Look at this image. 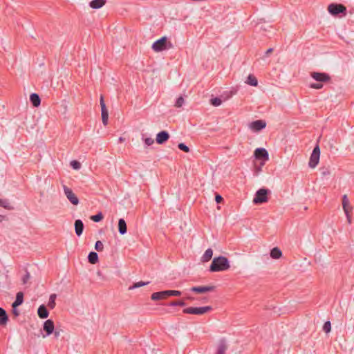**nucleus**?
<instances>
[{"mask_svg": "<svg viewBox=\"0 0 354 354\" xmlns=\"http://www.w3.org/2000/svg\"><path fill=\"white\" fill-rule=\"evenodd\" d=\"M230 267L228 259L223 256H220L213 259L209 270L212 272H221L228 270Z\"/></svg>", "mask_w": 354, "mask_h": 354, "instance_id": "f257e3e1", "label": "nucleus"}, {"mask_svg": "<svg viewBox=\"0 0 354 354\" xmlns=\"http://www.w3.org/2000/svg\"><path fill=\"white\" fill-rule=\"evenodd\" d=\"M172 47V44L167 40V37H162L160 39L156 40L152 44L151 48L155 52H160L167 49L171 48Z\"/></svg>", "mask_w": 354, "mask_h": 354, "instance_id": "f03ea898", "label": "nucleus"}, {"mask_svg": "<svg viewBox=\"0 0 354 354\" xmlns=\"http://www.w3.org/2000/svg\"><path fill=\"white\" fill-rule=\"evenodd\" d=\"M181 295V292L179 290H163L160 292H153L151 298L152 300H161L166 299L167 297L169 296H180Z\"/></svg>", "mask_w": 354, "mask_h": 354, "instance_id": "7ed1b4c3", "label": "nucleus"}, {"mask_svg": "<svg viewBox=\"0 0 354 354\" xmlns=\"http://www.w3.org/2000/svg\"><path fill=\"white\" fill-rule=\"evenodd\" d=\"M270 191L268 189L261 188L259 189L253 198L254 204H261L268 201V194Z\"/></svg>", "mask_w": 354, "mask_h": 354, "instance_id": "20e7f679", "label": "nucleus"}, {"mask_svg": "<svg viewBox=\"0 0 354 354\" xmlns=\"http://www.w3.org/2000/svg\"><path fill=\"white\" fill-rule=\"evenodd\" d=\"M328 11L333 16H337L339 14H343L344 16L346 15V8L340 3H331L328 6Z\"/></svg>", "mask_w": 354, "mask_h": 354, "instance_id": "39448f33", "label": "nucleus"}, {"mask_svg": "<svg viewBox=\"0 0 354 354\" xmlns=\"http://www.w3.org/2000/svg\"><path fill=\"white\" fill-rule=\"evenodd\" d=\"M212 308L209 306L203 307H189L183 309V312L185 314L203 315L210 311Z\"/></svg>", "mask_w": 354, "mask_h": 354, "instance_id": "423d86ee", "label": "nucleus"}, {"mask_svg": "<svg viewBox=\"0 0 354 354\" xmlns=\"http://www.w3.org/2000/svg\"><path fill=\"white\" fill-rule=\"evenodd\" d=\"M320 157V149L318 145H317L311 153L310 157L308 166L311 168H315L319 163Z\"/></svg>", "mask_w": 354, "mask_h": 354, "instance_id": "0eeeda50", "label": "nucleus"}, {"mask_svg": "<svg viewBox=\"0 0 354 354\" xmlns=\"http://www.w3.org/2000/svg\"><path fill=\"white\" fill-rule=\"evenodd\" d=\"M254 157L257 159L262 160L261 165H264L265 162L268 160L269 154L267 150L264 148H257L254 153Z\"/></svg>", "mask_w": 354, "mask_h": 354, "instance_id": "6e6552de", "label": "nucleus"}, {"mask_svg": "<svg viewBox=\"0 0 354 354\" xmlns=\"http://www.w3.org/2000/svg\"><path fill=\"white\" fill-rule=\"evenodd\" d=\"M64 194L68 201L74 205H77L79 204V199L76 196V195L73 193L71 189L66 186H64L63 187Z\"/></svg>", "mask_w": 354, "mask_h": 354, "instance_id": "1a4fd4ad", "label": "nucleus"}, {"mask_svg": "<svg viewBox=\"0 0 354 354\" xmlns=\"http://www.w3.org/2000/svg\"><path fill=\"white\" fill-rule=\"evenodd\" d=\"M310 76L319 82H327L330 81V77L326 73L312 72Z\"/></svg>", "mask_w": 354, "mask_h": 354, "instance_id": "9d476101", "label": "nucleus"}, {"mask_svg": "<svg viewBox=\"0 0 354 354\" xmlns=\"http://www.w3.org/2000/svg\"><path fill=\"white\" fill-rule=\"evenodd\" d=\"M43 329L46 332L45 335H43V337H46L47 336L53 334L55 329V324L52 319H48L44 322Z\"/></svg>", "mask_w": 354, "mask_h": 354, "instance_id": "9b49d317", "label": "nucleus"}, {"mask_svg": "<svg viewBox=\"0 0 354 354\" xmlns=\"http://www.w3.org/2000/svg\"><path fill=\"white\" fill-rule=\"evenodd\" d=\"M266 127V122L262 120H255L250 124V128L256 132L260 131Z\"/></svg>", "mask_w": 354, "mask_h": 354, "instance_id": "f8f14e48", "label": "nucleus"}, {"mask_svg": "<svg viewBox=\"0 0 354 354\" xmlns=\"http://www.w3.org/2000/svg\"><path fill=\"white\" fill-rule=\"evenodd\" d=\"M214 286H194L192 287L190 290L196 293H205L207 292H211L214 290Z\"/></svg>", "mask_w": 354, "mask_h": 354, "instance_id": "ddd939ff", "label": "nucleus"}, {"mask_svg": "<svg viewBox=\"0 0 354 354\" xmlns=\"http://www.w3.org/2000/svg\"><path fill=\"white\" fill-rule=\"evenodd\" d=\"M169 138V133L166 131H162L157 134L156 140L158 144L162 145L167 142Z\"/></svg>", "mask_w": 354, "mask_h": 354, "instance_id": "4468645a", "label": "nucleus"}, {"mask_svg": "<svg viewBox=\"0 0 354 354\" xmlns=\"http://www.w3.org/2000/svg\"><path fill=\"white\" fill-rule=\"evenodd\" d=\"M37 314L39 318L46 319L49 315V312L45 305L39 306L37 310Z\"/></svg>", "mask_w": 354, "mask_h": 354, "instance_id": "2eb2a0df", "label": "nucleus"}, {"mask_svg": "<svg viewBox=\"0 0 354 354\" xmlns=\"http://www.w3.org/2000/svg\"><path fill=\"white\" fill-rule=\"evenodd\" d=\"M84 223L80 219H77L75 221V231L76 234L80 236L82 235L83 231H84Z\"/></svg>", "mask_w": 354, "mask_h": 354, "instance_id": "dca6fc26", "label": "nucleus"}, {"mask_svg": "<svg viewBox=\"0 0 354 354\" xmlns=\"http://www.w3.org/2000/svg\"><path fill=\"white\" fill-rule=\"evenodd\" d=\"M227 349L226 342L224 339L219 341L216 354H225Z\"/></svg>", "mask_w": 354, "mask_h": 354, "instance_id": "f3484780", "label": "nucleus"}, {"mask_svg": "<svg viewBox=\"0 0 354 354\" xmlns=\"http://www.w3.org/2000/svg\"><path fill=\"white\" fill-rule=\"evenodd\" d=\"M8 321V316L6 311L0 307V326H4L7 324Z\"/></svg>", "mask_w": 354, "mask_h": 354, "instance_id": "a211bd4d", "label": "nucleus"}, {"mask_svg": "<svg viewBox=\"0 0 354 354\" xmlns=\"http://www.w3.org/2000/svg\"><path fill=\"white\" fill-rule=\"evenodd\" d=\"M127 227L126 221L124 218H120L118 221V232L121 235L127 233Z\"/></svg>", "mask_w": 354, "mask_h": 354, "instance_id": "6ab92c4d", "label": "nucleus"}, {"mask_svg": "<svg viewBox=\"0 0 354 354\" xmlns=\"http://www.w3.org/2000/svg\"><path fill=\"white\" fill-rule=\"evenodd\" d=\"M24 302V293L19 292L17 293L15 301L12 303V307L17 308L21 305Z\"/></svg>", "mask_w": 354, "mask_h": 354, "instance_id": "aec40b11", "label": "nucleus"}, {"mask_svg": "<svg viewBox=\"0 0 354 354\" xmlns=\"http://www.w3.org/2000/svg\"><path fill=\"white\" fill-rule=\"evenodd\" d=\"M106 2V0H93L89 3L91 8L98 9L102 8Z\"/></svg>", "mask_w": 354, "mask_h": 354, "instance_id": "412c9836", "label": "nucleus"}, {"mask_svg": "<svg viewBox=\"0 0 354 354\" xmlns=\"http://www.w3.org/2000/svg\"><path fill=\"white\" fill-rule=\"evenodd\" d=\"M30 101L35 107L39 106L41 103V99L37 93H32L30 95Z\"/></svg>", "mask_w": 354, "mask_h": 354, "instance_id": "4be33fe9", "label": "nucleus"}, {"mask_svg": "<svg viewBox=\"0 0 354 354\" xmlns=\"http://www.w3.org/2000/svg\"><path fill=\"white\" fill-rule=\"evenodd\" d=\"M270 255L271 258L274 259H278L281 257L282 252L279 248L275 247L271 250Z\"/></svg>", "mask_w": 354, "mask_h": 354, "instance_id": "5701e85b", "label": "nucleus"}, {"mask_svg": "<svg viewBox=\"0 0 354 354\" xmlns=\"http://www.w3.org/2000/svg\"><path fill=\"white\" fill-rule=\"evenodd\" d=\"M212 255H213V250L211 248H208L207 250H206V251L202 256L201 261L202 262L209 261L212 259Z\"/></svg>", "mask_w": 354, "mask_h": 354, "instance_id": "b1692460", "label": "nucleus"}, {"mask_svg": "<svg viewBox=\"0 0 354 354\" xmlns=\"http://www.w3.org/2000/svg\"><path fill=\"white\" fill-rule=\"evenodd\" d=\"M88 262L91 264H95L98 262V254L95 252H91L88 255Z\"/></svg>", "mask_w": 354, "mask_h": 354, "instance_id": "393cba45", "label": "nucleus"}, {"mask_svg": "<svg viewBox=\"0 0 354 354\" xmlns=\"http://www.w3.org/2000/svg\"><path fill=\"white\" fill-rule=\"evenodd\" d=\"M245 83L253 86H257L258 84V81L253 75L250 74L248 75Z\"/></svg>", "mask_w": 354, "mask_h": 354, "instance_id": "a878e982", "label": "nucleus"}, {"mask_svg": "<svg viewBox=\"0 0 354 354\" xmlns=\"http://www.w3.org/2000/svg\"><path fill=\"white\" fill-rule=\"evenodd\" d=\"M0 206L8 210L14 209V207L10 205L8 199L0 198Z\"/></svg>", "mask_w": 354, "mask_h": 354, "instance_id": "bb28decb", "label": "nucleus"}, {"mask_svg": "<svg viewBox=\"0 0 354 354\" xmlns=\"http://www.w3.org/2000/svg\"><path fill=\"white\" fill-rule=\"evenodd\" d=\"M56 298H57V295L56 294H51L50 295L49 301H48V306L50 309H53L55 308Z\"/></svg>", "mask_w": 354, "mask_h": 354, "instance_id": "cd10ccee", "label": "nucleus"}, {"mask_svg": "<svg viewBox=\"0 0 354 354\" xmlns=\"http://www.w3.org/2000/svg\"><path fill=\"white\" fill-rule=\"evenodd\" d=\"M149 281H147V282H143V281H139V282H136V283H134L133 284V286H130L129 288V290H132V289H135V288H140V287H142V286H144L145 285H147L149 284Z\"/></svg>", "mask_w": 354, "mask_h": 354, "instance_id": "c85d7f7f", "label": "nucleus"}, {"mask_svg": "<svg viewBox=\"0 0 354 354\" xmlns=\"http://www.w3.org/2000/svg\"><path fill=\"white\" fill-rule=\"evenodd\" d=\"M210 103L214 106H218L221 104L222 100L219 97H214L210 100Z\"/></svg>", "mask_w": 354, "mask_h": 354, "instance_id": "c756f323", "label": "nucleus"}, {"mask_svg": "<svg viewBox=\"0 0 354 354\" xmlns=\"http://www.w3.org/2000/svg\"><path fill=\"white\" fill-rule=\"evenodd\" d=\"M100 106H101V112L102 113H107L108 110L106 107L103 95L100 96Z\"/></svg>", "mask_w": 354, "mask_h": 354, "instance_id": "7c9ffc66", "label": "nucleus"}, {"mask_svg": "<svg viewBox=\"0 0 354 354\" xmlns=\"http://www.w3.org/2000/svg\"><path fill=\"white\" fill-rule=\"evenodd\" d=\"M320 170L321 174L324 177L330 176L331 174V170L329 167H322L320 169Z\"/></svg>", "mask_w": 354, "mask_h": 354, "instance_id": "2f4dec72", "label": "nucleus"}, {"mask_svg": "<svg viewBox=\"0 0 354 354\" xmlns=\"http://www.w3.org/2000/svg\"><path fill=\"white\" fill-rule=\"evenodd\" d=\"M103 218V215L102 212H99L98 214L93 215L91 217V219L94 222H100Z\"/></svg>", "mask_w": 354, "mask_h": 354, "instance_id": "473e14b6", "label": "nucleus"}, {"mask_svg": "<svg viewBox=\"0 0 354 354\" xmlns=\"http://www.w3.org/2000/svg\"><path fill=\"white\" fill-rule=\"evenodd\" d=\"M186 305V303L183 301H173L167 304L169 306H185Z\"/></svg>", "mask_w": 354, "mask_h": 354, "instance_id": "72a5a7b5", "label": "nucleus"}, {"mask_svg": "<svg viewBox=\"0 0 354 354\" xmlns=\"http://www.w3.org/2000/svg\"><path fill=\"white\" fill-rule=\"evenodd\" d=\"M331 330V324H330V322L329 321H327L324 323V326H323V330L326 333H328Z\"/></svg>", "mask_w": 354, "mask_h": 354, "instance_id": "f704fd0d", "label": "nucleus"}, {"mask_svg": "<svg viewBox=\"0 0 354 354\" xmlns=\"http://www.w3.org/2000/svg\"><path fill=\"white\" fill-rule=\"evenodd\" d=\"M184 102V98L182 96H180L176 101L175 106L177 108H180L183 105Z\"/></svg>", "mask_w": 354, "mask_h": 354, "instance_id": "c9c22d12", "label": "nucleus"}, {"mask_svg": "<svg viewBox=\"0 0 354 354\" xmlns=\"http://www.w3.org/2000/svg\"><path fill=\"white\" fill-rule=\"evenodd\" d=\"M103 248H104V245H103V243H102V241H97L95 244V249L98 252H101L103 250Z\"/></svg>", "mask_w": 354, "mask_h": 354, "instance_id": "e433bc0d", "label": "nucleus"}, {"mask_svg": "<svg viewBox=\"0 0 354 354\" xmlns=\"http://www.w3.org/2000/svg\"><path fill=\"white\" fill-rule=\"evenodd\" d=\"M102 114V123L104 126H106L108 123V118H109V112L107 113H101Z\"/></svg>", "mask_w": 354, "mask_h": 354, "instance_id": "4c0bfd02", "label": "nucleus"}, {"mask_svg": "<svg viewBox=\"0 0 354 354\" xmlns=\"http://www.w3.org/2000/svg\"><path fill=\"white\" fill-rule=\"evenodd\" d=\"M178 147L179 149L185 151V152H189V148L184 143H179L178 145Z\"/></svg>", "mask_w": 354, "mask_h": 354, "instance_id": "58836bf2", "label": "nucleus"}, {"mask_svg": "<svg viewBox=\"0 0 354 354\" xmlns=\"http://www.w3.org/2000/svg\"><path fill=\"white\" fill-rule=\"evenodd\" d=\"M310 87L315 89H321L323 88V84L322 82L312 83L310 84Z\"/></svg>", "mask_w": 354, "mask_h": 354, "instance_id": "ea45409f", "label": "nucleus"}, {"mask_svg": "<svg viewBox=\"0 0 354 354\" xmlns=\"http://www.w3.org/2000/svg\"><path fill=\"white\" fill-rule=\"evenodd\" d=\"M71 166L74 169H79L81 167V164L80 162L77 161V160H73L71 162Z\"/></svg>", "mask_w": 354, "mask_h": 354, "instance_id": "a19ab883", "label": "nucleus"}, {"mask_svg": "<svg viewBox=\"0 0 354 354\" xmlns=\"http://www.w3.org/2000/svg\"><path fill=\"white\" fill-rule=\"evenodd\" d=\"M30 278V274L28 271L26 270V274L22 278V282L26 284Z\"/></svg>", "mask_w": 354, "mask_h": 354, "instance_id": "79ce46f5", "label": "nucleus"}, {"mask_svg": "<svg viewBox=\"0 0 354 354\" xmlns=\"http://www.w3.org/2000/svg\"><path fill=\"white\" fill-rule=\"evenodd\" d=\"M349 203V201L346 194L342 196V207H345L346 205Z\"/></svg>", "mask_w": 354, "mask_h": 354, "instance_id": "37998d69", "label": "nucleus"}, {"mask_svg": "<svg viewBox=\"0 0 354 354\" xmlns=\"http://www.w3.org/2000/svg\"><path fill=\"white\" fill-rule=\"evenodd\" d=\"M153 142H154V140L151 138H147L145 139V143L147 146H150V145H153Z\"/></svg>", "mask_w": 354, "mask_h": 354, "instance_id": "c03bdc74", "label": "nucleus"}, {"mask_svg": "<svg viewBox=\"0 0 354 354\" xmlns=\"http://www.w3.org/2000/svg\"><path fill=\"white\" fill-rule=\"evenodd\" d=\"M343 209H344V213H348V212L351 213V212L353 209V207L351 205H350V203H348V205H345V207H343Z\"/></svg>", "mask_w": 354, "mask_h": 354, "instance_id": "a18cd8bd", "label": "nucleus"}, {"mask_svg": "<svg viewBox=\"0 0 354 354\" xmlns=\"http://www.w3.org/2000/svg\"><path fill=\"white\" fill-rule=\"evenodd\" d=\"M61 332H62L61 330H57V329L55 330L54 329V331H53V333L54 334V336H55V338H58L60 336V335H61Z\"/></svg>", "mask_w": 354, "mask_h": 354, "instance_id": "49530a36", "label": "nucleus"}, {"mask_svg": "<svg viewBox=\"0 0 354 354\" xmlns=\"http://www.w3.org/2000/svg\"><path fill=\"white\" fill-rule=\"evenodd\" d=\"M223 198L221 195H219V194L216 195L215 201L217 203H221L223 201Z\"/></svg>", "mask_w": 354, "mask_h": 354, "instance_id": "de8ad7c7", "label": "nucleus"}, {"mask_svg": "<svg viewBox=\"0 0 354 354\" xmlns=\"http://www.w3.org/2000/svg\"><path fill=\"white\" fill-rule=\"evenodd\" d=\"M345 215L346 216L348 223L351 224L352 222V220H351V216L350 213L349 212L345 213Z\"/></svg>", "mask_w": 354, "mask_h": 354, "instance_id": "09e8293b", "label": "nucleus"}, {"mask_svg": "<svg viewBox=\"0 0 354 354\" xmlns=\"http://www.w3.org/2000/svg\"><path fill=\"white\" fill-rule=\"evenodd\" d=\"M256 28L259 30H266V28L263 26V25L258 24L256 26Z\"/></svg>", "mask_w": 354, "mask_h": 354, "instance_id": "8fccbe9b", "label": "nucleus"}, {"mask_svg": "<svg viewBox=\"0 0 354 354\" xmlns=\"http://www.w3.org/2000/svg\"><path fill=\"white\" fill-rule=\"evenodd\" d=\"M17 308H12V313L15 316H18L19 315V312L16 309Z\"/></svg>", "mask_w": 354, "mask_h": 354, "instance_id": "3c124183", "label": "nucleus"}, {"mask_svg": "<svg viewBox=\"0 0 354 354\" xmlns=\"http://www.w3.org/2000/svg\"><path fill=\"white\" fill-rule=\"evenodd\" d=\"M273 51V48H268L266 52V56H268L270 53H271Z\"/></svg>", "mask_w": 354, "mask_h": 354, "instance_id": "603ef678", "label": "nucleus"}, {"mask_svg": "<svg viewBox=\"0 0 354 354\" xmlns=\"http://www.w3.org/2000/svg\"><path fill=\"white\" fill-rule=\"evenodd\" d=\"M6 218V216L3 215H0V223L2 222Z\"/></svg>", "mask_w": 354, "mask_h": 354, "instance_id": "864d4df0", "label": "nucleus"}, {"mask_svg": "<svg viewBox=\"0 0 354 354\" xmlns=\"http://www.w3.org/2000/svg\"><path fill=\"white\" fill-rule=\"evenodd\" d=\"M262 166H263V165H261L258 168H257V173H258V172H259V171L261 170V167H262Z\"/></svg>", "mask_w": 354, "mask_h": 354, "instance_id": "5fc2aeb1", "label": "nucleus"}, {"mask_svg": "<svg viewBox=\"0 0 354 354\" xmlns=\"http://www.w3.org/2000/svg\"><path fill=\"white\" fill-rule=\"evenodd\" d=\"M120 141H121V142L123 141L122 138H121V137L120 138Z\"/></svg>", "mask_w": 354, "mask_h": 354, "instance_id": "6e6d98bb", "label": "nucleus"}, {"mask_svg": "<svg viewBox=\"0 0 354 354\" xmlns=\"http://www.w3.org/2000/svg\"><path fill=\"white\" fill-rule=\"evenodd\" d=\"M187 299H191V300H192V297H187Z\"/></svg>", "mask_w": 354, "mask_h": 354, "instance_id": "4d7b16f0", "label": "nucleus"}]
</instances>
